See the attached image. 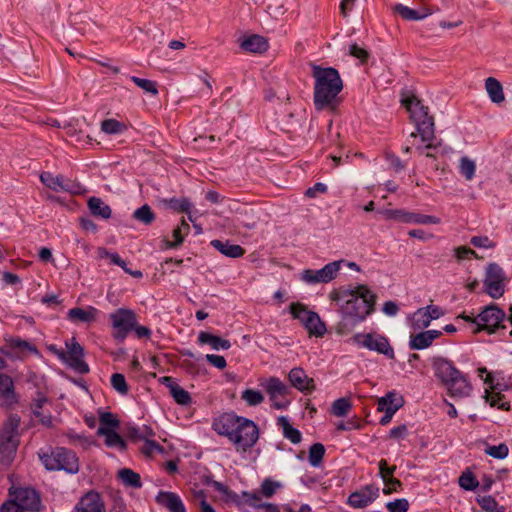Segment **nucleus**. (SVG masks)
<instances>
[{
	"instance_id": "obj_11",
	"label": "nucleus",
	"mask_w": 512,
	"mask_h": 512,
	"mask_svg": "<svg viewBox=\"0 0 512 512\" xmlns=\"http://www.w3.org/2000/svg\"><path fill=\"white\" fill-rule=\"evenodd\" d=\"M386 219L395 220L407 224L429 225L439 224L440 218L432 215H425L404 209H384L379 211Z\"/></svg>"
},
{
	"instance_id": "obj_2",
	"label": "nucleus",
	"mask_w": 512,
	"mask_h": 512,
	"mask_svg": "<svg viewBox=\"0 0 512 512\" xmlns=\"http://www.w3.org/2000/svg\"><path fill=\"white\" fill-rule=\"evenodd\" d=\"M375 302L376 296L367 286L358 285L351 290L341 308L342 318L337 325L338 333L347 334L362 323L373 313Z\"/></svg>"
},
{
	"instance_id": "obj_29",
	"label": "nucleus",
	"mask_w": 512,
	"mask_h": 512,
	"mask_svg": "<svg viewBox=\"0 0 512 512\" xmlns=\"http://www.w3.org/2000/svg\"><path fill=\"white\" fill-rule=\"evenodd\" d=\"M210 245L229 258H240L245 254V249L238 244H233L228 240L222 241L214 239L210 242Z\"/></svg>"
},
{
	"instance_id": "obj_14",
	"label": "nucleus",
	"mask_w": 512,
	"mask_h": 512,
	"mask_svg": "<svg viewBox=\"0 0 512 512\" xmlns=\"http://www.w3.org/2000/svg\"><path fill=\"white\" fill-rule=\"evenodd\" d=\"M0 352L11 359L18 360L23 359L28 354H39L35 345L19 337L10 339L5 346L0 348Z\"/></svg>"
},
{
	"instance_id": "obj_59",
	"label": "nucleus",
	"mask_w": 512,
	"mask_h": 512,
	"mask_svg": "<svg viewBox=\"0 0 512 512\" xmlns=\"http://www.w3.org/2000/svg\"><path fill=\"white\" fill-rule=\"evenodd\" d=\"M385 507L389 512H407L409 509V502L405 498H399L394 501L387 502Z\"/></svg>"
},
{
	"instance_id": "obj_13",
	"label": "nucleus",
	"mask_w": 512,
	"mask_h": 512,
	"mask_svg": "<svg viewBox=\"0 0 512 512\" xmlns=\"http://www.w3.org/2000/svg\"><path fill=\"white\" fill-rule=\"evenodd\" d=\"M66 346L67 351L57 350V357L78 373H88L89 366L82 359L84 354L82 346L74 341V339L70 343L66 342Z\"/></svg>"
},
{
	"instance_id": "obj_58",
	"label": "nucleus",
	"mask_w": 512,
	"mask_h": 512,
	"mask_svg": "<svg viewBox=\"0 0 512 512\" xmlns=\"http://www.w3.org/2000/svg\"><path fill=\"white\" fill-rule=\"evenodd\" d=\"M412 319L413 325L417 328H427L432 321L423 307L414 313Z\"/></svg>"
},
{
	"instance_id": "obj_54",
	"label": "nucleus",
	"mask_w": 512,
	"mask_h": 512,
	"mask_svg": "<svg viewBox=\"0 0 512 512\" xmlns=\"http://www.w3.org/2000/svg\"><path fill=\"white\" fill-rule=\"evenodd\" d=\"M484 452L495 459L502 460L508 456L509 448L505 443H500L499 445H488Z\"/></svg>"
},
{
	"instance_id": "obj_17",
	"label": "nucleus",
	"mask_w": 512,
	"mask_h": 512,
	"mask_svg": "<svg viewBox=\"0 0 512 512\" xmlns=\"http://www.w3.org/2000/svg\"><path fill=\"white\" fill-rule=\"evenodd\" d=\"M416 132H412L410 134V138H416L417 135H420L421 141L427 143L426 145H417L416 149L419 153H422L423 149H432L435 148V145L432 143V140L435 138L434 136V119L432 116H428L427 118L415 123Z\"/></svg>"
},
{
	"instance_id": "obj_15",
	"label": "nucleus",
	"mask_w": 512,
	"mask_h": 512,
	"mask_svg": "<svg viewBox=\"0 0 512 512\" xmlns=\"http://www.w3.org/2000/svg\"><path fill=\"white\" fill-rule=\"evenodd\" d=\"M40 180L43 185L55 192L77 193L80 185L61 175H53L51 172H42Z\"/></svg>"
},
{
	"instance_id": "obj_20",
	"label": "nucleus",
	"mask_w": 512,
	"mask_h": 512,
	"mask_svg": "<svg viewBox=\"0 0 512 512\" xmlns=\"http://www.w3.org/2000/svg\"><path fill=\"white\" fill-rule=\"evenodd\" d=\"M442 335L440 330H426L417 334H411L409 348L411 350H423L430 347L433 341Z\"/></svg>"
},
{
	"instance_id": "obj_18",
	"label": "nucleus",
	"mask_w": 512,
	"mask_h": 512,
	"mask_svg": "<svg viewBox=\"0 0 512 512\" xmlns=\"http://www.w3.org/2000/svg\"><path fill=\"white\" fill-rule=\"evenodd\" d=\"M432 369L434 375L444 385L454 376H459L461 372L452 361L444 357H434L432 360Z\"/></svg>"
},
{
	"instance_id": "obj_23",
	"label": "nucleus",
	"mask_w": 512,
	"mask_h": 512,
	"mask_svg": "<svg viewBox=\"0 0 512 512\" xmlns=\"http://www.w3.org/2000/svg\"><path fill=\"white\" fill-rule=\"evenodd\" d=\"M239 45L243 51L255 54H262L269 48L267 39L258 34L243 37Z\"/></svg>"
},
{
	"instance_id": "obj_28",
	"label": "nucleus",
	"mask_w": 512,
	"mask_h": 512,
	"mask_svg": "<svg viewBox=\"0 0 512 512\" xmlns=\"http://www.w3.org/2000/svg\"><path fill=\"white\" fill-rule=\"evenodd\" d=\"M276 426L281 431L283 437L292 444H299L302 441V433L291 425L288 416H279Z\"/></svg>"
},
{
	"instance_id": "obj_19",
	"label": "nucleus",
	"mask_w": 512,
	"mask_h": 512,
	"mask_svg": "<svg viewBox=\"0 0 512 512\" xmlns=\"http://www.w3.org/2000/svg\"><path fill=\"white\" fill-rule=\"evenodd\" d=\"M444 386L447 388L448 395L452 398L468 397L472 391L470 381L463 372H460L459 376H454Z\"/></svg>"
},
{
	"instance_id": "obj_27",
	"label": "nucleus",
	"mask_w": 512,
	"mask_h": 512,
	"mask_svg": "<svg viewBox=\"0 0 512 512\" xmlns=\"http://www.w3.org/2000/svg\"><path fill=\"white\" fill-rule=\"evenodd\" d=\"M161 382L169 388L170 393L177 404L189 405L191 403L192 399L190 394L177 383H175L172 377L164 376L162 377Z\"/></svg>"
},
{
	"instance_id": "obj_64",
	"label": "nucleus",
	"mask_w": 512,
	"mask_h": 512,
	"mask_svg": "<svg viewBox=\"0 0 512 512\" xmlns=\"http://www.w3.org/2000/svg\"><path fill=\"white\" fill-rule=\"evenodd\" d=\"M280 486L278 482L272 481L270 479H265L261 484V494L266 498L272 497L276 489Z\"/></svg>"
},
{
	"instance_id": "obj_22",
	"label": "nucleus",
	"mask_w": 512,
	"mask_h": 512,
	"mask_svg": "<svg viewBox=\"0 0 512 512\" xmlns=\"http://www.w3.org/2000/svg\"><path fill=\"white\" fill-rule=\"evenodd\" d=\"M401 104L409 112L410 118L414 123H417L429 116L428 108L425 107L414 95L402 98Z\"/></svg>"
},
{
	"instance_id": "obj_47",
	"label": "nucleus",
	"mask_w": 512,
	"mask_h": 512,
	"mask_svg": "<svg viewBox=\"0 0 512 512\" xmlns=\"http://www.w3.org/2000/svg\"><path fill=\"white\" fill-rule=\"evenodd\" d=\"M325 455V447L321 443H314L309 448L308 461L312 467H319Z\"/></svg>"
},
{
	"instance_id": "obj_25",
	"label": "nucleus",
	"mask_w": 512,
	"mask_h": 512,
	"mask_svg": "<svg viewBox=\"0 0 512 512\" xmlns=\"http://www.w3.org/2000/svg\"><path fill=\"white\" fill-rule=\"evenodd\" d=\"M75 512H105V509L99 494L89 492L76 505Z\"/></svg>"
},
{
	"instance_id": "obj_24",
	"label": "nucleus",
	"mask_w": 512,
	"mask_h": 512,
	"mask_svg": "<svg viewBox=\"0 0 512 512\" xmlns=\"http://www.w3.org/2000/svg\"><path fill=\"white\" fill-rule=\"evenodd\" d=\"M156 502L169 512H186L182 499L176 493L160 491L156 496Z\"/></svg>"
},
{
	"instance_id": "obj_51",
	"label": "nucleus",
	"mask_w": 512,
	"mask_h": 512,
	"mask_svg": "<svg viewBox=\"0 0 512 512\" xmlns=\"http://www.w3.org/2000/svg\"><path fill=\"white\" fill-rule=\"evenodd\" d=\"M477 503L486 512H505V508L499 506L495 498L490 495L478 497Z\"/></svg>"
},
{
	"instance_id": "obj_44",
	"label": "nucleus",
	"mask_w": 512,
	"mask_h": 512,
	"mask_svg": "<svg viewBox=\"0 0 512 512\" xmlns=\"http://www.w3.org/2000/svg\"><path fill=\"white\" fill-rule=\"evenodd\" d=\"M165 204L172 210L176 212H183L188 214V218L191 222H193V218L190 214V210L192 207L191 202L186 198H170L164 200Z\"/></svg>"
},
{
	"instance_id": "obj_31",
	"label": "nucleus",
	"mask_w": 512,
	"mask_h": 512,
	"mask_svg": "<svg viewBox=\"0 0 512 512\" xmlns=\"http://www.w3.org/2000/svg\"><path fill=\"white\" fill-rule=\"evenodd\" d=\"M198 343L201 345H209L213 350L216 351L228 350L231 347L229 340L204 331L199 333Z\"/></svg>"
},
{
	"instance_id": "obj_56",
	"label": "nucleus",
	"mask_w": 512,
	"mask_h": 512,
	"mask_svg": "<svg viewBox=\"0 0 512 512\" xmlns=\"http://www.w3.org/2000/svg\"><path fill=\"white\" fill-rule=\"evenodd\" d=\"M351 408L349 400L346 398H339L332 404V413L337 417H344L347 415Z\"/></svg>"
},
{
	"instance_id": "obj_33",
	"label": "nucleus",
	"mask_w": 512,
	"mask_h": 512,
	"mask_svg": "<svg viewBox=\"0 0 512 512\" xmlns=\"http://www.w3.org/2000/svg\"><path fill=\"white\" fill-rule=\"evenodd\" d=\"M303 326L308 331L309 335L315 337H323L327 331L325 323L321 320L318 313L314 311L305 319Z\"/></svg>"
},
{
	"instance_id": "obj_12",
	"label": "nucleus",
	"mask_w": 512,
	"mask_h": 512,
	"mask_svg": "<svg viewBox=\"0 0 512 512\" xmlns=\"http://www.w3.org/2000/svg\"><path fill=\"white\" fill-rule=\"evenodd\" d=\"M343 262H344L343 260L333 261V262L326 264L321 269H317V270L305 269L302 271L300 279L304 283L309 284V285L320 284V283H329L330 281H332L333 279L336 278V276L338 275V273L341 269V264Z\"/></svg>"
},
{
	"instance_id": "obj_53",
	"label": "nucleus",
	"mask_w": 512,
	"mask_h": 512,
	"mask_svg": "<svg viewBox=\"0 0 512 512\" xmlns=\"http://www.w3.org/2000/svg\"><path fill=\"white\" fill-rule=\"evenodd\" d=\"M476 171L474 161L464 156L460 159L459 172L466 180H472Z\"/></svg>"
},
{
	"instance_id": "obj_5",
	"label": "nucleus",
	"mask_w": 512,
	"mask_h": 512,
	"mask_svg": "<svg viewBox=\"0 0 512 512\" xmlns=\"http://www.w3.org/2000/svg\"><path fill=\"white\" fill-rule=\"evenodd\" d=\"M39 458L47 470H63L69 474H76L79 471V462L76 453L65 447L51 448L50 451L41 449Z\"/></svg>"
},
{
	"instance_id": "obj_6",
	"label": "nucleus",
	"mask_w": 512,
	"mask_h": 512,
	"mask_svg": "<svg viewBox=\"0 0 512 512\" xmlns=\"http://www.w3.org/2000/svg\"><path fill=\"white\" fill-rule=\"evenodd\" d=\"M112 336L117 342H123L135 328L137 321L136 313L128 308H118L109 315Z\"/></svg>"
},
{
	"instance_id": "obj_55",
	"label": "nucleus",
	"mask_w": 512,
	"mask_h": 512,
	"mask_svg": "<svg viewBox=\"0 0 512 512\" xmlns=\"http://www.w3.org/2000/svg\"><path fill=\"white\" fill-rule=\"evenodd\" d=\"M111 385L112 387L120 394L126 395L129 391V386L126 382V379L121 373H114L111 376Z\"/></svg>"
},
{
	"instance_id": "obj_42",
	"label": "nucleus",
	"mask_w": 512,
	"mask_h": 512,
	"mask_svg": "<svg viewBox=\"0 0 512 512\" xmlns=\"http://www.w3.org/2000/svg\"><path fill=\"white\" fill-rule=\"evenodd\" d=\"M118 477L126 487L134 489L142 487L140 475L129 468L119 470Z\"/></svg>"
},
{
	"instance_id": "obj_39",
	"label": "nucleus",
	"mask_w": 512,
	"mask_h": 512,
	"mask_svg": "<svg viewBox=\"0 0 512 512\" xmlns=\"http://www.w3.org/2000/svg\"><path fill=\"white\" fill-rule=\"evenodd\" d=\"M96 312L97 310L91 306L86 310L75 307L68 311V319L72 322L88 323L95 319Z\"/></svg>"
},
{
	"instance_id": "obj_43",
	"label": "nucleus",
	"mask_w": 512,
	"mask_h": 512,
	"mask_svg": "<svg viewBox=\"0 0 512 512\" xmlns=\"http://www.w3.org/2000/svg\"><path fill=\"white\" fill-rule=\"evenodd\" d=\"M244 502L254 508H263L266 512H278L276 505L271 503L262 504L261 497L257 493L243 492Z\"/></svg>"
},
{
	"instance_id": "obj_40",
	"label": "nucleus",
	"mask_w": 512,
	"mask_h": 512,
	"mask_svg": "<svg viewBox=\"0 0 512 512\" xmlns=\"http://www.w3.org/2000/svg\"><path fill=\"white\" fill-rule=\"evenodd\" d=\"M485 88L492 102L498 104L504 101L503 88L497 79L493 77L487 78Z\"/></svg>"
},
{
	"instance_id": "obj_16",
	"label": "nucleus",
	"mask_w": 512,
	"mask_h": 512,
	"mask_svg": "<svg viewBox=\"0 0 512 512\" xmlns=\"http://www.w3.org/2000/svg\"><path fill=\"white\" fill-rule=\"evenodd\" d=\"M379 497V488L374 485H366L360 490L351 493L348 497V505L355 509H362L370 505Z\"/></svg>"
},
{
	"instance_id": "obj_37",
	"label": "nucleus",
	"mask_w": 512,
	"mask_h": 512,
	"mask_svg": "<svg viewBox=\"0 0 512 512\" xmlns=\"http://www.w3.org/2000/svg\"><path fill=\"white\" fill-rule=\"evenodd\" d=\"M189 231L190 226L183 218L181 223L173 230L172 236L174 241H169L167 239L164 240L165 247L169 249L179 247L183 243L185 236L189 234Z\"/></svg>"
},
{
	"instance_id": "obj_46",
	"label": "nucleus",
	"mask_w": 512,
	"mask_h": 512,
	"mask_svg": "<svg viewBox=\"0 0 512 512\" xmlns=\"http://www.w3.org/2000/svg\"><path fill=\"white\" fill-rule=\"evenodd\" d=\"M101 130L108 135H121L127 130L125 123L109 118L101 122Z\"/></svg>"
},
{
	"instance_id": "obj_9",
	"label": "nucleus",
	"mask_w": 512,
	"mask_h": 512,
	"mask_svg": "<svg viewBox=\"0 0 512 512\" xmlns=\"http://www.w3.org/2000/svg\"><path fill=\"white\" fill-rule=\"evenodd\" d=\"M8 501L17 504L24 512H38L41 504L38 492L31 487H11Z\"/></svg>"
},
{
	"instance_id": "obj_30",
	"label": "nucleus",
	"mask_w": 512,
	"mask_h": 512,
	"mask_svg": "<svg viewBox=\"0 0 512 512\" xmlns=\"http://www.w3.org/2000/svg\"><path fill=\"white\" fill-rule=\"evenodd\" d=\"M87 207L92 216L107 220L112 215V209L101 198L92 196L87 201Z\"/></svg>"
},
{
	"instance_id": "obj_41",
	"label": "nucleus",
	"mask_w": 512,
	"mask_h": 512,
	"mask_svg": "<svg viewBox=\"0 0 512 512\" xmlns=\"http://www.w3.org/2000/svg\"><path fill=\"white\" fill-rule=\"evenodd\" d=\"M212 486L217 492H219L223 495L225 502L235 504L237 506H239L243 503V501H242V498L244 499L243 494L241 496L238 495L236 492L229 489L222 482L213 481Z\"/></svg>"
},
{
	"instance_id": "obj_63",
	"label": "nucleus",
	"mask_w": 512,
	"mask_h": 512,
	"mask_svg": "<svg viewBox=\"0 0 512 512\" xmlns=\"http://www.w3.org/2000/svg\"><path fill=\"white\" fill-rule=\"evenodd\" d=\"M163 447L155 440H151L150 438L144 440V444L142 447V452L148 456H151L155 453H162Z\"/></svg>"
},
{
	"instance_id": "obj_52",
	"label": "nucleus",
	"mask_w": 512,
	"mask_h": 512,
	"mask_svg": "<svg viewBox=\"0 0 512 512\" xmlns=\"http://www.w3.org/2000/svg\"><path fill=\"white\" fill-rule=\"evenodd\" d=\"M241 399L246 402L248 406H257L264 401V395L255 389H245L241 394Z\"/></svg>"
},
{
	"instance_id": "obj_7",
	"label": "nucleus",
	"mask_w": 512,
	"mask_h": 512,
	"mask_svg": "<svg viewBox=\"0 0 512 512\" xmlns=\"http://www.w3.org/2000/svg\"><path fill=\"white\" fill-rule=\"evenodd\" d=\"M507 282L508 277L499 264L489 263L487 265L483 283L485 291L490 297L498 299L503 296Z\"/></svg>"
},
{
	"instance_id": "obj_21",
	"label": "nucleus",
	"mask_w": 512,
	"mask_h": 512,
	"mask_svg": "<svg viewBox=\"0 0 512 512\" xmlns=\"http://www.w3.org/2000/svg\"><path fill=\"white\" fill-rule=\"evenodd\" d=\"M288 379L293 387L303 393L311 392L315 389L314 380L309 378L300 367L293 368L288 374Z\"/></svg>"
},
{
	"instance_id": "obj_61",
	"label": "nucleus",
	"mask_w": 512,
	"mask_h": 512,
	"mask_svg": "<svg viewBox=\"0 0 512 512\" xmlns=\"http://www.w3.org/2000/svg\"><path fill=\"white\" fill-rule=\"evenodd\" d=\"M100 426L105 429H114L118 426L119 421L114 417V415L110 412H103L99 417Z\"/></svg>"
},
{
	"instance_id": "obj_4",
	"label": "nucleus",
	"mask_w": 512,
	"mask_h": 512,
	"mask_svg": "<svg viewBox=\"0 0 512 512\" xmlns=\"http://www.w3.org/2000/svg\"><path fill=\"white\" fill-rule=\"evenodd\" d=\"M20 417L11 414L0 429V463L4 466L10 465L20 443Z\"/></svg>"
},
{
	"instance_id": "obj_34",
	"label": "nucleus",
	"mask_w": 512,
	"mask_h": 512,
	"mask_svg": "<svg viewBox=\"0 0 512 512\" xmlns=\"http://www.w3.org/2000/svg\"><path fill=\"white\" fill-rule=\"evenodd\" d=\"M263 386L271 401L278 397H285L289 392V387L277 377H270Z\"/></svg>"
},
{
	"instance_id": "obj_32",
	"label": "nucleus",
	"mask_w": 512,
	"mask_h": 512,
	"mask_svg": "<svg viewBox=\"0 0 512 512\" xmlns=\"http://www.w3.org/2000/svg\"><path fill=\"white\" fill-rule=\"evenodd\" d=\"M47 402V398L42 396L35 399L31 404V411L34 417L45 427L51 428L53 426L52 415L50 412L45 413L43 406Z\"/></svg>"
},
{
	"instance_id": "obj_3",
	"label": "nucleus",
	"mask_w": 512,
	"mask_h": 512,
	"mask_svg": "<svg viewBox=\"0 0 512 512\" xmlns=\"http://www.w3.org/2000/svg\"><path fill=\"white\" fill-rule=\"evenodd\" d=\"M311 75L314 78L313 102L317 110H336L340 104L339 93L343 82L339 72L333 67L312 64Z\"/></svg>"
},
{
	"instance_id": "obj_1",
	"label": "nucleus",
	"mask_w": 512,
	"mask_h": 512,
	"mask_svg": "<svg viewBox=\"0 0 512 512\" xmlns=\"http://www.w3.org/2000/svg\"><path fill=\"white\" fill-rule=\"evenodd\" d=\"M213 429L233 443L237 452L249 451L259 439L255 422L234 412L223 413L215 419Z\"/></svg>"
},
{
	"instance_id": "obj_49",
	"label": "nucleus",
	"mask_w": 512,
	"mask_h": 512,
	"mask_svg": "<svg viewBox=\"0 0 512 512\" xmlns=\"http://www.w3.org/2000/svg\"><path fill=\"white\" fill-rule=\"evenodd\" d=\"M458 483L459 486L466 491H474L479 486V481L477 480L475 475L469 470L464 471L460 475Z\"/></svg>"
},
{
	"instance_id": "obj_35",
	"label": "nucleus",
	"mask_w": 512,
	"mask_h": 512,
	"mask_svg": "<svg viewBox=\"0 0 512 512\" xmlns=\"http://www.w3.org/2000/svg\"><path fill=\"white\" fill-rule=\"evenodd\" d=\"M394 12L400 15L403 19L408 21H418L426 18L431 14V11L428 9H423L422 11L412 9L403 4H396L394 7Z\"/></svg>"
},
{
	"instance_id": "obj_50",
	"label": "nucleus",
	"mask_w": 512,
	"mask_h": 512,
	"mask_svg": "<svg viewBox=\"0 0 512 512\" xmlns=\"http://www.w3.org/2000/svg\"><path fill=\"white\" fill-rule=\"evenodd\" d=\"M289 312L294 319L299 320L303 325L305 319L312 311L308 310L307 306L303 303L293 302L289 305Z\"/></svg>"
},
{
	"instance_id": "obj_48",
	"label": "nucleus",
	"mask_w": 512,
	"mask_h": 512,
	"mask_svg": "<svg viewBox=\"0 0 512 512\" xmlns=\"http://www.w3.org/2000/svg\"><path fill=\"white\" fill-rule=\"evenodd\" d=\"M130 80L139 88H141L145 93L151 95V96H157L158 95V88L157 83L155 81L140 78L137 76H131Z\"/></svg>"
},
{
	"instance_id": "obj_57",
	"label": "nucleus",
	"mask_w": 512,
	"mask_h": 512,
	"mask_svg": "<svg viewBox=\"0 0 512 512\" xmlns=\"http://www.w3.org/2000/svg\"><path fill=\"white\" fill-rule=\"evenodd\" d=\"M193 501L198 505L200 512H216L215 509L207 502L206 494L203 490L194 491Z\"/></svg>"
},
{
	"instance_id": "obj_38",
	"label": "nucleus",
	"mask_w": 512,
	"mask_h": 512,
	"mask_svg": "<svg viewBox=\"0 0 512 512\" xmlns=\"http://www.w3.org/2000/svg\"><path fill=\"white\" fill-rule=\"evenodd\" d=\"M97 434L105 437V444L108 447L119 448L120 450H124L126 448L125 441L114 429L108 430L104 427H99Z\"/></svg>"
},
{
	"instance_id": "obj_45",
	"label": "nucleus",
	"mask_w": 512,
	"mask_h": 512,
	"mask_svg": "<svg viewBox=\"0 0 512 512\" xmlns=\"http://www.w3.org/2000/svg\"><path fill=\"white\" fill-rule=\"evenodd\" d=\"M132 217L136 221H138L146 226L152 224L156 219L155 213L153 212L152 208L148 204H144L141 207L137 208L133 212Z\"/></svg>"
},
{
	"instance_id": "obj_60",
	"label": "nucleus",
	"mask_w": 512,
	"mask_h": 512,
	"mask_svg": "<svg viewBox=\"0 0 512 512\" xmlns=\"http://www.w3.org/2000/svg\"><path fill=\"white\" fill-rule=\"evenodd\" d=\"M131 437L138 440H146L154 436V432L151 427L142 425L141 427L132 428L130 430Z\"/></svg>"
},
{
	"instance_id": "obj_36",
	"label": "nucleus",
	"mask_w": 512,
	"mask_h": 512,
	"mask_svg": "<svg viewBox=\"0 0 512 512\" xmlns=\"http://www.w3.org/2000/svg\"><path fill=\"white\" fill-rule=\"evenodd\" d=\"M404 399L395 391H389L384 396L377 400V411L384 412L388 408H393L395 405H399V409L403 406Z\"/></svg>"
},
{
	"instance_id": "obj_62",
	"label": "nucleus",
	"mask_w": 512,
	"mask_h": 512,
	"mask_svg": "<svg viewBox=\"0 0 512 512\" xmlns=\"http://www.w3.org/2000/svg\"><path fill=\"white\" fill-rule=\"evenodd\" d=\"M378 468H379V475L383 482H385L389 478H392L396 471V466H388L387 460H385V459H381L378 462Z\"/></svg>"
},
{
	"instance_id": "obj_10",
	"label": "nucleus",
	"mask_w": 512,
	"mask_h": 512,
	"mask_svg": "<svg viewBox=\"0 0 512 512\" xmlns=\"http://www.w3.org/2000/svg\"><path fill=\"white\" fill-rule=\"evenodd\" d=\"M353 341L358 346L364 347L371 351L385 355L389 359H394V350L389 340L385 336L374 335L372 333H357L353 336Z\"/></svg>"
},
{
	"instance_id": "obj_26",
	"label": "nucleus",
	"mask_w": 512,
	"mask_h": 512,
	"mask_svg": "<svg viewBox=\"0 0 512 512\" xmlns=\"http://www.w3.org/2000/svg\"><path fill=\"white\" fill-rule=\"evenodd\" d=\"M0 401L7 406L17 403L13 379L4 373L0 374Z\"/></svg>"
},
{
	"instance_id": "obj_8",
	"label": "nucleus",
	"mask_w": 512,
	"mask_h": 512,
	"mask_svg": "<svg viewBox=\"0 0 512 512\" xmlns=\"http://www.w3.org/2000/svg\"><path fill=\"white\" fill-rule=\"evenodd\" d=\"M505 313L496 305H489L479 313L473 322L474 332L487 331L489 334L496 332L499 328H505L502 324Z\"/></svg>"
}]
</instances>
